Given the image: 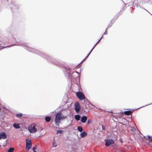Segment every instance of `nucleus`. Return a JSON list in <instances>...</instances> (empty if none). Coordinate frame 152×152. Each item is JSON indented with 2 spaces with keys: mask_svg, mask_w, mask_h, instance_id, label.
<instances>
[{
  "mask_svg": "<svg viewBox=\"0 0 152 152\" xmlns=\"http://www.w3.org/2000/svg\"><path fill=\"white\" fill-rule=\"evenodd\" d=\"M63 70L64 71L65 75L68 77L69 78V80H71L72 78L75 79V77H73V75L75 74L78 75L79 73L77 72H72L70 71L69 67H62Z\"/></svg>",
  "mask_w": 152,
  "mask_h": 152,
  "instance_id": "1",
  "label": "nucleus"
},
{
  "mask_svg": "<svg viewBox=\"0 0 152 152\" xmlns=\"http://www.w3.org/2000/svg\"><path fill=\"white\" fill-rule=\"evenodd\" d=\"M63 115L61 113L59 112L56 114L55 117V124L57 126H59V123H60V121L63 119Z\"/></svg>",
  "mask_w": 152,
  "mask_h": 152,
  "instance_id": "2",
  "label": "nucleus"
},
{
  "mask_svg": "<svg viewBox=\"0 0 152 152\" xmlns=\"http://www.w3.org/2000/svg\"><path fill=\"white\" fill-rule=\"evenodd\" d=\"M76 95L77 97L80 100L85 99L86 97L83 93L80 91L77 93Z\"/></svg>",
  "mask_w": 152,
  "mask_h": 152,
  "instance_id": "3",
  "label": "nucleus"
},
{
  "mask_svg": "<svg viewBox=\"0 0 152 152\" xmlns=\"http://www.w3.org/2000/svg\"><path fill=\"white\" fill-rule=\"evenodd\" d=\"M26 148L29 150L31 148L32 146L31 140L29 138H28L26 139Z\"/></svg>",
  "mask_w": 152,
  "mask_h": 152,
  "instance_id": "4",
  "label": "nucleus"
},
{
  "mask_svg": "<svg viewBox=\"0 0 152 152\" xmlns=\"http://www.w3.org/2000/svg\"><path fill=\"white\" fill-rule=\"evenodd\" d=\"M114 142L112 139H107L105 140V145L106 147H108L110 145L114 143Z\"/></svg>",
  "mask_w": 152,
  "mask_h": 152,
  "instance_id": "5",
  "label": "nucleus"
},
{
  "mask_svg": "<svg viewBox=\"0 0 152 152\" xmlns=\"http://www.w3.org/2000/svg\"><path fill=\"white\" fill-rule=\"evenodd\" d=\"M74 106L75 107V111L77 113H78L80 111L81 108L80 106L79 103L78 102H75L74 104Z\"/></svg>",
  "mask_w": 152,
  "mask_h": 152,
  "instance_id": "6",
  "label": "nucleus"
},
{
  "mask_svg": "<svg viewBox=\"0 0 152 152\" xmlns=\"http://www.w3.org/2000/svg\"><path fill=\"white\" fill-rule=\"evenodd\" d=\"M7 137L6 133L4 132H1L0 133V140L1 139H5Z\"/></svg>",
  "mask_w": 152,
  "mask_h": 152,
  "instance_id": "7",
  "label": "nucleus"
},
{
  "mask_svg": "<svg viewBox=\"0 0 152 152\" xmlns=\"http://www.w3.org/2000/svg\"><path fill=\"white\" fill-rule=\"evenodd\" d=\"M29 130L31 133L35 132L37 131V129L34 126H33L32 127L31 126V128H29Z\"/></svg>",
  "mask_w": 152,
  "mask_h": 152,
  "instance_id": "8",
  "label": "nucleus"
},
{
  "mask_svg": "<svg viewBox=\"0 0 152 152\" xmlns=\"http://www.w3.org/2000/svg\"><path fill=\"white\" fill-rule=\"evenodd\" d=\"M103 37V35H102V37H101V38H100V39L98 40V41L97 42L96 44L94 45V46L93 47V48L91 49V51H90V53L88 54V55L85 58V59L87 57H88V56L89 55L90 53H91V52H92V51L93 50L94 48L95 47V46L96 45L100 42V40H101V39H102V38Z\"/></svg>",
  "mask_w": 152,
  "mask_h": 152,
  "instance_id": "9",
  "label": "nucleus"
},
{
  "mask_svg": "<svg viewBox=\"0 0 152 152\" xmlns=\"http://www.w3.org/2000/svg\"><path fill=\"white\" fill-rule=\"evenodd\" d=\"M81 118V121L83 123H85L87 119V117L85 115L83 116Z\"/></svg>",
  "mask_w": 152,
  "mask_h": 152,
  "instance_id": "10",
  "label": "nucleus"
},
{
  "mask_svg": "<svg viewBox=\"0 0 152 152\" xmlns=\"http://www.w3.org/2000/svg\"><path fill=\"white\" fill-rule=\"evenodd\" d=\"M87 133L85 131L82 132L80 134V136L82 138H83L87 135Z\"/></svg>",
  "mask_w": 152,
  "mask_h": 152,
  "instance_id": "11",
  "label": "nucleus"
},
{
  "mask_svg": "<svg viewBox=\"0 0 152 152\" xmlns=\"http://www.w3.org/2000/svg\"><path fill=\"white\" fill-rule=\"evenodd\" d=\"M75 118L76 121H78L80 120L81 117L80 115L77 114L75 115Z\"/></svg>",
  "mask_w": 152,
  "mask_h": 152,
  "instance_id": "12",
  "label": "nucleus"
},
{
  "mask_svg": "<svg viewBox=\"0 0 152 152\" xmlns=\"http://www.w3.org/2000/svg\"><path fill=\"white\" fill-rule=\"evenodd\" d=\"M124 113L126 115H129L132 114V111L131 110L126 111L124 112Z\"/></svg>",
  "mask_w": 152,
  "mask_h": 152,
  "instance_id": "13",
  "label": "nucleus"
},
{
  "mask_svg": "<svg viewBox=\"0 0 152 152\" xmlns=\"http://www.w3.org/2000/svg\"><path fill=\"white\" fill-rule=\"evenodd\" d=\"M45 120L47 122H49L51 120V117L50 116H47L45 117Z\"/></svg>",
  "mask_w": 152,
  "mask_h": 152,
  "instance_id": "14",
  "label": "nucleus"
},
{
  "mask_svg": "<svg viewBox=\"0 0 152 152\" xmlns=\"http://www.w3.org/2000/svg\"><path fill=\"white\" fill-rule=\"evenodd\" d=\"M13 127L15 129H18L20 128L19 124L14 123L13 125Z\"/></svg>",
  "mask_w": 152,
  "mask_h": 152,
  "instance_id": "15",
  "label": "nucleus"
},
{
  "mask_svg": "<svg viewBox=\"0 0 152 152\" xmlns=\"http://www.w3.org/2000/svg\"><path fill=\"white\" fill-rule=\"evenodd\" d=\"M84 102L86 103H89V104L91 105H92V106H93L94 107V106L91 103H90V102H89V101H88V100L87 99H84Z\"/></svg>",
  "mask_w": 152,
  "mask_h": 152,
  "instance_id": "16",
  "label": "nucleus"
},
{
  "mask_svg": "<svg viewBox=\"0 0 152 152\" xmlns=\"http://www.w3.org/2000/svg\"><path fill=\"white\" fill-rule=\"evenodd\" d=\"M77 130L80 132H81L83 131V128L80 126H79L77 127Z\"/></svg>",
  "mask_w": 152,
  "mask_h": 152,
  "instance_id": "17",
  "label": "nucleus"
},
{
  "mask_svg": "<svg viewBox=\"0 0 152 152\" xmlns=\"http://www.w3.org/2000/svg\"><path fill=\"white\" fill-rule=\"evenodd\" d=\"M14 149L13 148H10L8 150V152H13Z\"/></svg>",
  "mask_w": 152,
  "mask_h": 152,
  "instance_id": "18",
  "label": "nucleus"
},
{
  "mask_svg": "<svg viewBox=\"0 0 152 152\" xmlns=\"http://www.w3.org/2000/svg\"><path fill=\"white\" fill-rule=\"evenodd\" d=\"M23 115L21 113H20L19 114H16V116L18 117H22Z\"/></svg>",
  "mask_w": 152,
  "mask_h": 152,
  "instance_id": "19",
  "label": "nucleus"
},
{
  "mask_svg": "<svg viewBox=\"0 0 152 152\" xmlns=\"http://www.w3.org/2000/svg\"><path fill=\"white\" fill-rule=\"evenodd\" d=\"M92 120L91 119H89L87 121V124L88 125H89L90 124L91 122H92Z\"/></svg>",
  "mask_w": 152,
  "mask_h": 152,
  "instance_id": "20",
  "label": "nucleus"
},
{
  "mask_svg": "<svg viewBox=\"0 0 152 152\" xmlns=\"http://www.w3.org/2000/svg\"><path fill=\"white\" fill-rule=\"evenodd\" d=\"M148 139L149 141H151L152 142V136L151 137L150 136H148Z\"/></svg>",
  "mask_w": 152,
  "mask_h": 152,
  "instance_id": "21",
  "label": "nucleus"
},
{
  "mask_svg": "<svg viewBox=\"0 0 152 152\" xmlns=\"http://www.w3.org/2000/svg\"><path fill=\"white\" fill-rule=\"evenodd\" d=\"M136 129L135 128V127H131V131H132L134 132L135 131H136Z\"/></svg>",
  "mask_w": 152,
  "mask_h": 152,
  "instance_id": "22",
  "label": "nucleus"
},
{
  "mask_svg": "<svg viewBox=\"0 0 152 152\" xmlns=\"http://www.w3.org/2000/svg\"><path fill=\"white\" fill-rule=\"evenodd\" d=\"M63 132V131L61 130H58L57 131V134L61 133Z\"/></svg>",
  "mask_w": 152,
  "mask_h": 152,
  "instance_id": "23",
  "label": "nucleus"
},
{
  "mask_svg": "<svg viewBox=\"0 0 152 152\" xmlns=\"http://www.w3.org/2000/svg\"><path fill=\"white\" fill-rule=\"evenodd\" d=\"M151 104H152V103H151V104H148L146 105H145V106H142V107H140V108H137V109H136L135 110H137V109H140V108H142V107H146V106H148V105H151Z\"/></svg>",
  "mask_w": 152,
  "mask_h": 152,
  "instance_id": "24",
  "label": "nucleus"
},
{
  "mask_svg": "<svg viewBox=\"0 0 152 152\" xmlns=\"http://www.w3.org/2000/svg\"><path fill=\"white\" fill-rule=\"evenodd\" d=\"M53 146L54 147H56L57 146L56 143V142H53Z\"/></svg>",
  "mask_w": 152,
  "mask_h": 152,
  "instance_id": "25",
  "label": "nucleus"
},
{
  "mask_svg": "<svg viewBox=\"0 0 152 152\" xmlns=\"http://www.w3.org/2000/svg\"><path fill=\"white\" fill-rule=\"evenodd\" d=\"M32 149L34 152H36V151L35 150V149H36V147H33Z\"/></svg>",
  "mask_w": 152,
  "mask_h": 152,
  "instance_id": "26",
  "label": "nucleus"
},
{
  "mask_svg": "<svg viewBox=\"0 0 152 152\" xmlns=\"http://www.w3.org/2000/svg\"><path fill=\"white\" fill-rule=\"evenodd\" d=\"M107 34V29L106 30V31L104 33V34Z\"/></svg>",
  "mask_w": 152,
  "mask_h": 152,
  "instance_id": "27",
  "label": "nucleus"
},
{
  "mask_svg": "<svg viewBox=\"0 0 152 152\" xmlns=\"http://www.w3.org/2000/svg\"><path fill=\"white\" fill-rule=\"evenodd\" d=\"M112 24L111 23L110 24H109L108 25V27L109 28V27H110L111 26H112Z\"/></svg>",
  "mask_w": 152,
  "mask_h": 152,
  "instance_id": "28",
  "label": "nucleus"
},
{
  "mask_svg": "<svg viewBox=\"0 0 152 152\" xmlns=\"http://www.w3.org/2000/svg\"><path fill=\"white\" fill-rule=\"evenodd\" d=\"M102 129L103 130H104L105 129V127L104 126H102Z\"/></svg>",
  "mask_w": 152,
  "mask_h": 152,
  "instance_id": "29",
  "label": "nucleus"
},
{
  "mask_svg": "<svg viewBox=\"0 0 152 152\" xmlns=\"http://www.w3.org/2000/svg\"><path fill=\"white\" fill-rule=\"evenodd\" d=\"M4 48L0 44V50L2 49V48Z\"/></svg>",
  "mask_w": 152,
  "mask_h": 152,
  "instance_id": "30",
  "label": "nucleus"
},
{
  "mask_svg": "<svg viewBox=\"0 0 152 152\" xmlns=\"http://www.w3.org/2000/svg\"><path fill=\"white\" fill-rule=\"evenodd\" d=\"M79 66H81V65H80V64H79L77 66V67H78Z\"/></svg>",
  "mask_w": 152,
  "mask_h": 152,
  "instance_id": "31",
  "label": "nucleus"
},
{
  "mask_svg": "<svg viewBox=\"0 0 152 152\" xmlns=\"http://www.w3.org/2000/svg\"><path fill=\"white\" fill-rule=\"evenodd\" d=\"M120 141L121 143H122V140H121Z\"/></svg>",
  "mask_w": 152,
  "mask_h": 152,
  "instance_id": "32",
  "label": "nucleus"
},
{
  "mask_svg": "<svg viewBox=\"0 0 152 152\" xmlns=\"http://www.w3.org/2000/svg\"><path fill=\"white\" fill-rule=\"evenodd\" d=\"M121 152H125L124 151H121Z\"/></svg>",
  "mask_w": 152,
  "mask_h": 152,
  "instance_id": "33",
  "label": "nucleus"
},
{
  "mask_svg": "<svg viewBox=\"0 0 152 152\" xmlns=\"http://www.w3.org/2000/svg\"><path fill=\"white\" fill-rule=\"evenodd\" d=\"M83 61H82V62H81V63H82V62H83Z\"/></svg>",
  "mask_w": 152,
  "mask_h": 152,
  "instance_id": "34",
  "label": "nucleus"
},
{
  "mask_svg": "<svg viewBox=\"0 0 152 152\" xmlns=\"http://www.w3.org/2000/svg\"><path fill=\"white\" fill-rule=\"evenodd\" d=\"M83 61H82V62H81V63H82V62H83Z\"/></svg>",
  "mask_w": 152,
  "mask_h": 152,
  "instance_id": "35",
  "label": "nucleus"
}]
</instances>
